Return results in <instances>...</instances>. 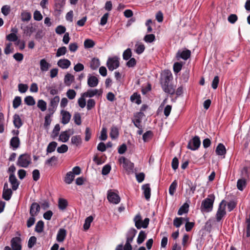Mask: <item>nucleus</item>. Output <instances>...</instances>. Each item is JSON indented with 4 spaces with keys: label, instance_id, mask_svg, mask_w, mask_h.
<instances>
[{
    "label": "nucleus",
    "instance_id": "1",
    "mask_svg": "<svg viewBox=\"0 0 250 250\" xmlns=\"http://www.w3.org/2000/svg\"><path fill=\"white\" fill-rule=\"evenodd\" d=\"M215 200V196L209 194L208 197L203 200L201 206V210L202 212H209L212 210L213 203Z\"/></svg>",
    "mask_w": 250,
    "mask_h": 250
},
{
    "label": "nucleus",
    "instance_id": "2",
    "mask_svg": "<svg viewBox=\"0 0 250 250\" xmlns=\"http://www.w3.org/2000/svg\"><path fill=\"white\" fill-rule=\"evenodd\" d=\"M226 207V201L225 200H223L219 203L215 214V219L217 222H221L226 216L227 214Z\"/></svg>",
    "mask_w": 250,
    "mask_h": 250
},
{
    "label": "nucleus",
    "instance_id": "3",
    "mask_svg": "<svg viewBox=\"0 0 250 250\" xmlns=\"http://www.w3.org/2000/svg\"><path fill=\"white\" fill-rule=\"evenodd\" d=\"M32 163L31 158L28 153L21 154L19 157L17 165L20 167L27 168Z\"/></svg>",
    "mask_w": 250,
    "mask_h": 250
},
{
    "label": "nucleus",
    "instance_id": "4",
    "mask_svg": "<svg viewBox=\"0 0 250 250\" xmlns=\"http://www.w3.org/2000/svg\"><path fill=\"white\" fill-rule=\"evenodd\" d=\"M119 161L121 164H123V167L128 173L133 172L134 165L130 161L124 157H121Z\"/></svg>",
    "mask_w": 250,
    "mask_h": 250
},
{
    "label": "nucleus",
    "instance_id": "5",
    "mask_svg": "<svg viewBox=\"0 0 250 250\" xmlns=\"http://www.w3.org/2000/svg\"><path fill=\"white\" fill-rule=\"evenodd\" d=\"M106 65L110 71L117 69L120 65L119 58L117 57L109 58L106 62Z\"/></svg>",
    "mask_w": 250,
    "mask_h": 250
},
{
    "label": "nucleus",
    "instance_id": "6",
    "mask_svg": "<svg viewBox=\"0 0 250 250\" xmlns=\"http://www.w3.org/2000/svg\"><path fill=\"white\" fill-rule=\"evenodd\" d=\"M65 4V0H55L54 4V15L59 16L63 11L64 6Z\"/></svg>",
    "mask_w": 250,
    "mask_h": 250
},
{
    "label": "nucleus",
    "instance_id": "7",
    "mask_svg": "<svg viewBox=\"0 0 250 250\" xmlns=\"http://www.w3.org/2000/svg\"><path fill=\"white\" fill-rule=\"evenodd\" d=\"M201 145L200 138L197 136H194L192 140H190L188 143L187 147L191 150H196L199 148Z\"/></svg>",
    "mask_w": 250,
    "mask_h": 250
},
{
    "label": "nucleus",
    "instance_id": "8",
    "mask_svg": "<svg viewBox=\"0 0 250 250\" xmlns=\"http://www.w3.org/2000/svg\"><path fill=\"white\" fill-rule=\"evenodd\" d=\"M60 101V97L55 96L50 100L48 110L49 113L54 114L56 110L58 104Z\"/></svg>",
    "mask_w": 250,
    "mask_h": 250
},
{
    "label": "nucleus",
    "instance_id": "9",
    "mask_svg": "<svg viewBox=\"0 0 250 250\" xmlns=\"http://www.w3.org/2000/svg\"><path fill=\"white\" fill-rule=\"evenodd\" d=\"M107 198L109 202L114 204H118L121 201L120 197L118 194L113 192L111 189L107 191Z\"/></svg>",
    "mask_w": 250,
    "mask_h": 250
},
{
    "label": "nucleus",
    "instance_id": "10",
    "mask_svg": "<svg viewBox=\"0 0 250 250\" xmlns=\"http://www.w3.org/2000/svg\"><path fill=\"white\" fill-rule=\"evenodd\" d=\"M190 55L191 51L185 48L184 50H179L177 51L176 54V58L178 61L180 60L181 59L186 61L190 58Z\"/></svg>",
    "mask_w": 250,
    "mask_h": 250
},
{
    "label": "nucleus",
    "instance_id": "11",
    "mask_svg": "<svg viewBox=\"0 0 250 250\" xmlns=\"http://www.w3.org/2000/svg\"><path fill=\"white\" fill-rule=\"evenodd\" d=\"M172 78L173 77L171 72L168 70L165 71L164 75L161 80L162 87L167 86L168 84H170V81Z\"/></svg>",
    "mask_w": 250,
    "mask_h": 250
},
{
    "label": "nucleus",
    "instance_id": "12",
    "mask_svg": "<svg viewBox=\"0 0 250 250\" xmlns=\"http://www.w3.org/2000/svg\"><path fill=\"white\" fill-rule=\"evenodd\" d=\"M102 93L103 91L101 89H90L83 93V97H86V98H92L95 96L99 97L102 95Z\"/></svg>",
    "mask_w": 250,
    "mask_h": 250
},
{
    "label": "nucleus",
    "instance_id": "13",
    "mask_svg": "<svg viewBox=\"0 0 250 250\" xmlns=\"http://www.w3.org/2000/svg\"><path fill=\"white\" fill-rule=\"evenodd\" d=\"M21 239L20 237H13L11 240V246L13 250H21Z\"/></svg>",
    "mask_w": 250,
    "mask_h": 250
},
{
    "label": "nucleus",
    "instance_id": "14",
    "mask_svg": "<svg viewBox=\"0 0 250 250\" xmlns=\"http://www.w3.org/2000/svg\"><path fill=\"white\" fill-rule=\"evenodd\" d=\"M20 140L18 136L13 137L10 140V146L13 150H16L20 146Z\"/></svg>",
    "mask_w": 250,
    "mask_h": 250
},
{
    "label": "nucleus",
    "instance_id": "15",
    "mask_svg": "<svg viewBox=\"0 0 250 250\" xmlns=\"http://www.w3.org/2000/svg\"><path fill=\"white\" fill-rule=\"evenodd\" d=\"M40 206L39 204L36 202L33 203L30 208L29 213L30 216H36L38 215L40 211Z\"/></svg>",
    "mask_w": 250,
    "mask_h": 250
},
{
    "label": "nucleus",
    "instance_id": "16",
    "mask_svg": "<svg viewBox=\"0 0 250 250\" xmlns=\"http://www.w3.org/2000/svg\"><path fill=\"white\" fill-rule=\"evenodd\" d=\"M61 114L62 115L61 123L63 125L68 124L71 117L70 113L67 111L62 110L61 111Z\"/></svg>",
    "mask_w": 250,
    "mask_h": 250
},
{
    "label": "nucleus",
    "instance_id": "17",
    "mask_svg": "<svg viewBox=\"0 0 250 250\" xmlns=\"http://www.w3.org/2000/svg\"><path fill=\"white\" fill-rule=\"evenodd\" d=\"M9 181L12 185V188L13 190H16L18 189L19 183L18 181L17 178L13 173H11L9 177Z\"/></svg>",
    "mask_w": 250,
    "mask_h": 250
},
{
    "label": "nucleus",
    "instance_id": "18",
    "mask_svg": "<svg viewBox=\"0 0 250 250\" xmlns=\"http://www.w3.org/2000/svg\"><path fill=\"white\" fill-rule=\"evenodd\" d=\"M99 80L98 78L94 76L89 75L87 79V84L90 87H94L98 85Z\"/></svg>",
    "mask_w": 250,
    "mask_h": 250
},
{
    "label": "nucleus",
    "instance_id": "19",
    "mask_svg": "<svg viewBox=\"0 0 250 250\" xmlns=\"http://www.w3.org/2000/svg\"><path fill=\"white\" fill-rule=\"evenodd\" d=\"M51 66V64L45 59H41L40 61V70L42 72L47 71Z\"/></svg>",
    "mask_w": 250,
    "mask_h": 250
},
{
    "label": "nucleus",
    "instance_id": "20",
    "mask_svg": "<svg viewBox=\"0 0 250 250\" xmlns=\"http://www.w3.org/2000/svg\"><path fill=\"white\" fill-rule=\"evenodd\" d=\"M57 65L63 69L68 68L71 65V62L66 59H60L58 61Z\"/></svg>",
    "mask_w": 250,
    "mask_h": 250
},
{
    "label": "nucleus",
    "instance_id": "21",
    "mask_svg": "<svg viewBox=\"0 0 250 250\" xmlns=\"http://www.w3.org/2000/svg\"><path fill=\"white\" fill-rule=\"evenodd\" d=\"M137 231L134 228H131L126 234V242L131 243L135 236Z\"/></svg>",
    "mask_w": 250,
    "mask_h": 250
},
{
    "label": "nucleus",
    "instance_id": "22",
    "mask_svg": "<svg viewBox=\"0 0 250 250\" xmlns=\"http://www.w3.org/2000/svg\"><path fill=\"white\" fill-rule=\"evenodd\" d=\"M143 193L146 200H148L150 198L151 189L149 184H146L142 186Z\"/></svg>",
    "mask_w": 250,
    "mask_h": 250
},
{
    "label": "nucleus",
    "instance_id": "23",
    "mask_svg": "<svg viewBox=\"0 0 250 250\" xmlns=\"http://www.w3.org/2000/svg\"><path fill=\"white\" fill-rule=\"evenodd\" d=\"M66 235V231L64 229H60L57 234V240L59 242H62L64 240Z\"/></svg>",
    "mask_w": 250,
    "mask_h": 250
},
{
    "label": "nucleus",
    "instance_id": "24",
    "mask_svg": "<svg viewBox=\"0 0 250 250\" xmlns=\"http://www.w3.org/2000/svg\"><path fill=\"white\" fill-rule=\"evenodd\" d=\"M11 33L6 36V39L10 42H16L18 38L16 35V33L17 32L18 30L17 28H12Z\"/></svg>",
    "mask_w": 250,
    "mask_h": 250
},
{
    "label": "nucleus",
    "instance_id": "25",
    "mask_svg": "<svg viewBox=\"0 0 250 250\" xmlns=\"http://www.w3.org/2000/svg\"><path fill=\"white\" fill-rule=\"evenodd\" d=\"M215 152L218 155H224L226 153V149L225 146L222 144L219 143L216 147Z\"/></svg>",
    "mask_w": 250,
    "mask_h": 250
},
{
    "label": "nucleus",
    "instance_id": "26",
    "mask_svg": "<svg viewBox=\"0 0 250 250\" xmlns=\"http://www.w3.org/2000/svg\"><path fill=\"white\" fill-rule=\"evenodd\" d=\"M74 81V76L70 73L66 74L64 78V83L66 86H70Z\"/></svg>",
    "mask_w": 250,
    "mask_h": 250
},
{
    "label": "nucleus",
    "instance_id": "27",
    "mask_svg": "<svg viewBox=\"0 0 250 250\" xmlns=\"http://www.w3.org/2000/svg\"><path fill=\"white\" fill-rule=\"evenodd\" d=\"M13 124L14 126L17 128H19L22 125V122L18 114H15L13 116Z\"/></svg>",
    "mask_w": 250,
    "mask_h": 250
},
{
    "label": "nucleus",
    "instance_id": "28",
    "mask_svg": "<svg viewBox=\"0 0 250 250\" xmlns=\"http://www.w3.org/2000/svg\"><path fill=\"white\" fill-rule=\"evenodd\" d=\"M82 143V138L80 135L73 136L71 139V143L76 146H80Z\"/></svg>",
    "mask_w": 250,
    "mask_h": 250
},
{
    "label": "nucleus",
    "instance_id": "29",
    "mask_svg": "<svg viewBox=\"0 0 250 250\" xmlns=\"http://www.w3.org/2000/svg\"><path fill=\"white\" fill-rule=\"evenodd\" d=\"M75 177L73 172L69 171L64 178V182L67 184H70L74 180Z\"/></svg>",
    "mask_w": 250,
    "mask_h": 250
},
{
    "label": "nucleus",
    "instance_id": "30",
    "mask_svg": "<svg viewBox=\"0 0 250 250\" xmlns=\"http://www.w3.org/2000/svg\"><path fill=\"white\" fill-rule=\"evenodd\" d=\"M100 65V60L98 58H94L92 59L90 63V67L92 70H96Z\"/></svg>",
    "mask_w": 250,
    "mask_h": 250
},
{
    "label": "nucleus",
    "instance_id": "31",
    "mask_svg": "<svg viewBox=\"0 0 250 250\" xmlns=\"http://www.w3.org/2000/svg\"><path fill=\"white\" fill-rule=\"evenodd\" d=\"M130 100L132 102L140 104L142 103L141 95L137 93H134L130 97Z\"/></svg>",
    "mask_w": 250,
    "mask_h": 250
},
{
    "label": "nucleus",
    "instance_id": "32",
    "mask_svg": "<svg viewBox=\"0 0 250 250\" xmlns=\"http://www.w3.org/2000/svg\"><path fill=\"white\" fill-rule=\"evenodd\" d=\"M31 19V14L29 12L23 11L21 13V20L22 21H28Z\"/></svg>",
    "mask_w": 250,
    "mask_h": 250
},
{
    "label": "nucleus",
    "instance_id": "33",
    "mask_svg": "<svg viewBox=\"0 0 250 250\" xmlns=\"http://www.w3.org/2000/svg\"><path fill=\"white\" fill-rule=\"evenodd\" d=\"M145 49V46L144 44L141 42H137L135 44V52L137 54H141L143 53Z\"/></svg>",
    "mask_w": 250,
    "mask_h": 250
},
{
    "label": "nucleus",
    "instance_id": "34",
    "mask_svg": "<svg viewBox=\"0 0 250 250\" xmlns=\"http://www.w3.org/2000/svg\"><path fill=\"white\" fill-rule=\"evenodd\" d=\"M54 114L49 113L46 114L44 118V126L45 128L48 129L50 125L52 119H51Z\"/></svg>",
    "mask_w": 250,
    "mask_h": 250
},
{
    "label": "nucleus",
    "instance_id": "35",
    "mask_svg": "<svg viewBox=\"0 0 250 250\" xmlns=\"http://www.w3.org/2000/svg\"><path fill=\"white\" fill-rule=\"evenodd\" d=\"M241 176L242 178L247 179L250 177V167H244L241 170Z\"/></svg>",
    "mask_w": 250,
    "mask_h": 250
},
{
    "label": "nucleus",
    "instance_id": "36",
    "mask_svg": "<svg viewBox=\"0 0 250 250\" xmlns=\"http://www.w3.org/2000/svg\"><path fill=\"white\" fill-rule=\"evenodd\" d=\"M246 186V179L242 178L238 180L237 182V188L240 190H243L244 188Z\"/></svg>",
    "mask_w": 250,
    "mask_h": 250
},
{
    "label": "nucleus",
    "instance_id": "37",
    "mask_svg": "<svg viewBox=\"0 0 250 250\" xmlns=\"http://www.w3.org/2000/svg\"><path fill=\"white\" fill-rule=\"evenodd\" d=\"M57 145L58 144L56 142H52L50 143L46 148L47 154L54 152L55 150Z\"/></svg>",
    "mask_w": 250,
    "mask_h": 250
},
{
    "label": "nucleus",
    "instance_id": "38",
    "mask_svg": "<svg viewBox=\"0 0 250 250\" xmlns=\"http://www.w3.org/2000/svg\"><path fill=\"white\" fill-rule=\"evenodd\" d=\"M187 184L188 185L189 187V195L192 196L196 188V185L195 184H193L191 181H188L187 183Z\"/></svg>",
    "mask_w": 250,
    "mask_h": 250
},
{
    "label": "nucleus",
    "instance_id": "39",
    "mask_svg": "<svg viewBox=\"0 0 250 250\" xmlns=\"http://www.w3.org/2000/svg\"><path fill=\"white\" fill-rule=\"evenodd\" d=\"M177 182L176 180H174L172 182V183L171 184L169 187V193L171 196H173L174 194V193L175 192L176 188L177 187Z\"/></svg>",
    "mask_w": 250,
    "mask_h": 250
},
{
    "label": "nucleus",
    "instance_id": "40",
    "mask_svg": "<svg viewBox=\"0 0 250 250\" xmlns=\"http://www.w3.org/2000/svg\"><path fill=\"white\" fill-rule=\"evenodd\" d=\"M163 90L167 93L170 95H173L175 93V89L172 85L169 84L167 86L162 87Z\"/></svg>",
    "mask_w": 250,
    "mask_h": 250
},
{
    "label": "nucleus",
    "instance_id": "41",
    "mask_svg": "<svg viewBox=\"0 0 250 250\" xmlns=\"http://www.w3.org/2000/svg\"><path fill=\"white\" fill-rule=\"evenodd\" d=\"M70 135L68 134L67 131H62L59 136V140L62 142H66L69 139Z\"/></svg>",
    "mask_w": 250,
    "mask_h": 250
},
{
    "label": "nucleus",
    "instance_id": "42",
    "mask_svg": "<svg viewBox=\"0 0 250 250\" xmlns=\"http://www.w3.org/2000/svg\"><path fill=\"white\" fill-rule=\"evenodd\" d=\"M146 237V234L144 230L140 231L137 238V242L140 245L141 244Z\"/></svg>",
    "mask_w": 250,
    "mask_h": 250
},
{
    "label": "nucleus",
    "instance_id": "43",
    "mask_svg": "<svg viewBox=\"0 0 250 250\" xmlns=\"http://www.w3.org/2000/svg\"><path fill=\"white\" fill-rule=\"evenodd\" d=\"M119 136V131L118 128L113 126L111 128L110 132V136L112 139H116Z\"/></svg>",
    "mask_w": 250,
    "mask_h": 250
},
{
    "label": "nucleus",
    "instance_id": "44",
    "mask_svg": "<svg viewBox=\"0 0 250 250\" xmlns=\"http://www.w3.org/2000/svg\"><path fill=\"white\" fill-rule=\"evenodd\" d=\"M189 206L188 204L185 203L182 206H181L178 211V214L179 215H182L184 213H187L188 211Z\"/></svg>",
    "mask_w": 250,
    "mask_h": 250
},
{
    "label": "nucleus",
    "instance_id": "45",
    "mask_svg": "<svg viewBox=\"0 0 250 250\" xmlns=\"http://www.w3.org/2000/svg\"><path fill=\"white\" fill-rule=\"evenodd\" d=\"M142 219V217L140 213L137 214L133 219V221L135 223V226L137 229H141L142 227H144L143 226H140L139 225V222H140V221Z\"/></svg>",
    "mask_w": 250,
    "mask_h": 250
},
{
    "label": "nucleus",
    "instance_id": "46",
    "mask_svg": "<svg viewBox=\"0 0 250 250\" xmlns=\"http://www.w3.org/2000/svg\"><path fill=\"white\" fill-rule=\"evenodd\" d=\"M153 134L152 131L149 130L146 132L143 135V140L144 142H148L153 137Z\"/></svg>",
    "mask_w": 250,
    "mask_h": 250
},
{
    "label": "nucleus",
    "instance_id": "47",
    "mask_svg": "<svg viewBox=\"0 0 250 250\" xmlns=\"http://www.w3.org/2000/svg\"><path fill=\"white\" fill-rule=\"evenodd\" d=\"M44 228V222L40 220L37 222L36 225L35 230V231L41 233L43 231Z\"/></svg>",
    "mask_w": 250,
    "mask_h": 250
},
{
    "label": "nucleus",
    "instance_id": "48",
    "mask_svg": "<svg viewBox=\"0 0 250 250\" xmlns=\"http://www.w3.org/2000/svg\"><path fill=\"white\" fill-rule=\"evenodd\" d=\"M132 51L130 48H128L125 50L123 54V58L124 60L127 61L131 58Z\"/></svg>",
    "mask_w": 250,
    "mask_h": 250
},
{
    "label": "nucleus",
    "instance_id": "49",
    "mask_svg": "<svg viewBox=\"0 0 250 250\" xmlns=\"http://www.w3.org/2000/svg\"><path fill=\"white\" fill-rule=\"evenodd\" d=\"M58 159L55 156H52L50 158L47 159L45 162V164L50 166L56 165L58 162Z\"/></svg>",
    "mask_w": 250,
    "mask_h": 250
},
{
    "label": "nucleus",
    "instance_id": "50",
    "mask_svg": "<svg viewBox=\"0 0 250 250\" xmlns=\"http://www.w3.org/2000/svg\"><path fill=\"white\" fill-rule=\"evenodd\" d=\"M12 191L11 189L3 190L2 192V198L5 200L9 201L12 196Z\"/></svg>",
    "mask_w": 250,
    "mask_h": 250
},
{
    "label": "nucleus",
    "instance_id": "51",
    "mask_svg": "<svg viewBox=\"0 0 250 250\" xmlns=\"http://www.w3.org/2000/svg\"><path fill=\"white\" fill-rule=\"evenodd\" d=\"M93 220V217L92 216H89L87 217L85 220L83 225V229L85 230H87L89 229L90 224L91 222Z\"/></svg>",
    "mask_w": 250,
    "mask_h": 250
},
{
    "label": "nucleus",
    "instance_id": "52",
    "mask_svg": "<svg viewBox=\"0 0 250 250\" xmlns=\"http://www.w3.org/2000/svg\"><path fill=\"white\" fill-rule=\"evenodd\" d=\"M37 106L42 111H44L46 110V103L43 100H39L37 103Z\"/></svg>",
    "mask_w": 250,
    "mask_h": 250
},
{
    "label": "nucleus",
    "instance_id": "53",
    "mask_svg": "<svg viewBox=\"0 0 250 250\" xmlns=\"http://www.w3.org/2000/svg\"><path fill=\"white\" fill-rule=\"evenodd\" d=\"M24 101V103L28 105H34L36 103L34 98L31 96H26Z\"/></svg>",
    "mask_w": 250,
    "mask_h": 250
},
{
    "label": "nucleus",
    "instance_id": "54",
    "mask_svg": "<svg viewBox=\"0 0 250 250\" xmlns=\"http://www.w3.org/2000/svg\"><path fill=\"white\" fill-rule=\"evenodd\" d=\"M60 131V126L59 124L55 125L51 134V137L53 139H55L59 135Z\"/></svg>",
    "mask_w": 250,
    "mask_h": 250
},
{
    "label": "nucleus",
    "instance_id": "55",
    "mask_svg": "<svg viewBox=\"0 0 250 250\" xmlns=\"http://www.w3.org/2000/svg\"><path fill=\"white\" fill-rule=\"evenodd\" d=\"M67 52V48L65 46H62L59 47L57 49V53L56 54V56L57 57H59L61 56L65 55Z\"/></svg>",
    "mask_w": 250,
    "mask_h": 250
},
{
    "label": "nucleus",
    "instance_id": "56",
    "mask_svg": "<svg viewBox=\"0 0 250 250\" xmlns=\"http://www.w3.org/2000/svg\"><path fill=\"white\" fill-rule=\"evenodd\" d=\"M21 103V99L19 96L15 97L13 101V107L14 109L17 108Z\"/></svg>",
    "mask_w": 250,
    "mask_h": 250
},
{
    "label": "nucleus",
    "instance_id": "57",
    "mask_svg": "<svg viewBox=\"0 0 250 250\" xmlns=\"http://www.w3.org/2000/svg\"><path fill=\"white\" fill-rule=\"evenodd\" d=\"M67 202L65 199H60L58 202L59 208L60 209L63 210L67 206Z\"/></svg>",
    "mask_w": 250,
    "mask_h": 250
},
{
    "label": "nucleus",
    "instance_id": "58",
    "mask_svg": "<svg viewBox=\"0 0 250 250\" xmlns=\"http://www.w3.org/2000/svg\"><path fill=\"white\" fill-rule=\"evenodd\" d=\"M95 44V42L91 39H86L84 42V46L85 48H92Z\"/></svg>",
    "mask_w": 250,
    "mask_h": 250
},
{
    "label": "nucleus",
    "instance_id": "59",
    "mask_svg": "<svg viewBox=\"0 0 250 250\" xmlns=\"http://www.w3.org/2000/svg\"><path fill=\"white\" fill-rule=\"evenodd\" d=\"M155 40V36L154 34H147L146 35L144 38V40L147 43H151Z\"/></svg>",
    "mask_w": 250,
    "mask_h": 250
},
{
    "label": "nucleus",
    "instance_id": "60",
    "mask_svg": "<svg viewBox=\"0 0 250 250\" xmlns=\"http://www.w3.org/2000/svg\"><path fill=\"white\" fill-rule=\"evenodd\" d=\"M183 63L180 62H175L173 64V71L175 73H178L182 69Z\"/></svg>",
    "mask_w": 250,
    "mask_h": 250
},
{
    "label": "nucleus",
    "instance_id": "61",
    "mask_svg": "<svg viewBox=\"0 0 250 250\" xmlns=\"http://www.w3.org/2000/svg\"><path fill=\"white\" fill-rule=\"evenodd\" d=\"M183 217H175L173 220V225L176 228H179L183 224Z\"/></svg>",
    "mask_w": 250,
    "mask_h": 250
},
{
    "label": "nucleus",
    "instance_id": "62",
    "mask_svg": "<svg viewBox=\"0 0 250 250\" xmlns=\"http://www.w3.org/2000/svg\"><path fill=\"white\" fill-rule=\"evenodd\" d=\"M74 123L77 125H80L82 123L81 117L80 113H75L73 116Z\"/></svg>",
    "mask_w": 250,
    "mask_h": 250
},
{
    "label": "nucleus",
    "instance_id": "63",
    "mask_svg": "<svg viewBox=\"0 0 250 250\" xmlns=\"http://www.w3.org/2000/svg\"><path fill=\"white\" fill-rule=\"evenodd\" d=\"M66 28L63 25H58L55 29V32L59 35H61L63 33H65Z\"/></svg>",
    "mask_w": 250,
    "mask_h": 250
},
{
    "label": "nucleus",
    "instance_id": "64",
    "mask_svg": "<svg viewBox=\"0 0 250 250\" xmlns=\"http://www.w3.org/2000/svg\"><path fill=\"white\" fill-rule=\"evenodd\" d=\"M226 206L228 211L230 212L236 208V203L233 201H231L227 203H226Z\"/></svg>",
    "mask_w": 250,
    "mask_h": 250
}]
</instances>
